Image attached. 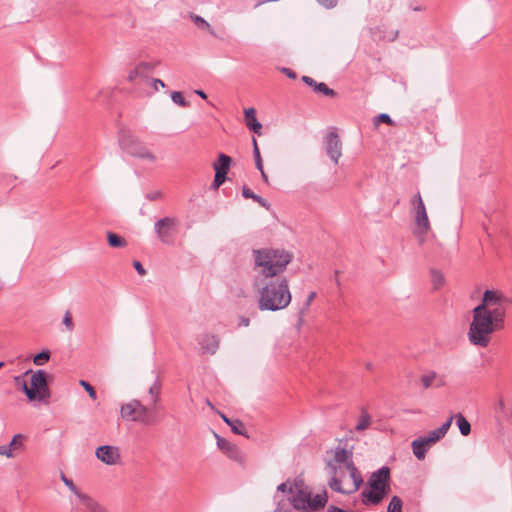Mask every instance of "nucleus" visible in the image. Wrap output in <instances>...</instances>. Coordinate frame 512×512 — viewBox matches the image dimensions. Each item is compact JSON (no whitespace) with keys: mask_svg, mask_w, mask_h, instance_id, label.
<instances>
[{"mask_svg":"<svg viewBox=\"0 0 512 512\" xmlns=\"http://www.w3.org/2000/svg\"><path fill=\"white\" fill-rule=\"evenodd\" d=\"M505 319L501 318L499 311L484 310L475 306L472 310V321L469 326L468 339L472 345L487 347L491 335L504 327Z\"/></svg>","mask_w":512,"mask_h":512,"instance_id":"1","label":"nucleus"},{"mask_svg":"<svg viewBox=\"0 0 512 512\" xmlns=\"http://www.w3.org/2000/svg\"><path fill=\"white\" fill-rule=\"evenodd\" d=\"M288 280L281 278L270 280L259 290L258 308L260 311H279L291 302Z\"/></svg>","mask_w":512,"mask_h":512,"instance_id":"2","label":"nucleus"},{"mask_svg":"<svg viewBox=\"0 0 512 512\" xmlns=\"http://www.w3.org/2000/svg\"><path fill=\"white\" fill-rule=\"evenodd\" d=\"M369 489L365 488L361 492L364 505H377L390 492V469L382 466L373 472L367 481Z\"/></svg>","mask_w":512,"mask_h":512,"instance_id":"3","label":"nucleus"},{"mask_svg":"<svg viewBox=\"0 0 512 512\" xmlns=\"http://www.w3.org/2000/svg\"><path fill=\"white\" fill-rule=\"evenodd\" d=\"M120 414L126 421L138 422L146 426L158 423V418L152 409L143 405L137 399H132L131 401L121 405Z\"/></svg>","mask_w":512,"mask_h":512,"instance_id":"4","label":"nucleus"},{"mask_svg":"<svg viewBox=\"0 0 512 512\" xmlns=\"http://www.w3.org/2000/svg\"><path fill=\"white\" fill-rule=\"evenodd\" d=\"M120 144L124 151L140 160L152 164L156 163L158 160V157L154 151L134 134H123L120 140Z\"/></svg>","mask_w":512,"mask_h":512,"instance_id":"5","label":"nucleus"},{"mask_svg":"<svg viewBox=\"0 0 512 512\" xmlns=\"http://www.w3.org/2000/svg\"><path fill=\"white\" fill-rule=\"evenodd\" d=\"M25 395L29 401H46L50 397L47 373L44 370L32 371L30 386H25Z\"/></svg>","mask_w":512,"mask_h":512,"instance_id":"6","label":"nucleus"},{"mask_svg":"<svg viewBox=\"0 0 512 512\" xmlns=\"http://www.w3.org/2000/svg\"><path fill=\"white\" fill-rule=\"evenodd\" d=\"M507 302V298L501 292L496 290H485L482 300L477 306L484 310H488L491 313L493 311H499L501 313V318L505 319Z\"/></svg>","mask_w":512,"mask_h":512,"instance_id":"7","label":"nucleus"},{"mask_svg":"<svg viewBox=\"0 0 512 512\" xmlns=\"http://www.w3.org/2000/svg\"><path fill=\"white\" fill-rule=\"evenodd\" d=\"M255 258V266L261 268L260 274L265 278H273L282 273L291 258Z\"/></svg>","mask_w":512,"mask_h":512,"instance_id":"8","label":"nucleus"},{"mask_svg":"<svg viewBox=\"0 0 512 512\" xmlns=\"http://www.w3.org/2000/svg\"><path fill=\"white\" fill-rule=\"evenodd\" d=\"M179 229V220L176 217H164L154 224L157 237L165 243L172 242Z\"/></svg>","mask_w":512,"mask_h":512,"instance_id":"9","label":"nucleus"},{"mask_svg":"<svg viewBox=\"0 0 512 512\" xmlns=\"http://www.w3.org/2000/svg\"><path fill=\"white\" fill-rule=\"evenodd\" d=\"M411 204L415 210V221L417 225V233L425 234L430 228L426 207L420 193H417L412 199Z\"/></svg>","mask_w":512,"mask_h":512,"instance_id":"10","label":"nucleus"},{"mask_svg":"<svg viewBox=\"0 0 512 512\" xmlns=\"http://www.w3.org/2000/svg\"><path fill=\"white\" fill-rule=\"evenodd\" d=\"M231 164V158L225 154H220L216 162L213 163L215 178L213 187L218 189L226 180V174Z\"/></svg>","mask_w":512,"mask_h":512,"instance_id":"11","label":"nucleus"},{"mask_svg":"<svg viewBox=\"0 0 512 512\" xmlns=\"http://www.w3.org/2000/svg\"><path fill=\"white\" fill-rule=\"evenodd\" d=\"M214 435L217 439L218 448L223 451L228 458L241 464L244 463L245 456L235 444H232L225 438L220 437L217 433H214Z\"/></svg>","mask_w":512,"mask_h":512,"instance_id":"12","label":"nucleus"},{"mask_svg":"<svg viewBox=\"0 0 512 512\" xmlns=\"http://www.w3.org/2000/svg\"><path fill=\"white\" fill-rule=\"evenodd\" d=\"M95 455L98 460L106 465H115L120 461L119 449L112 445H102L96 449Z\"/></svg>","mask_w":512,"mask_h":512,"instance_id":"13","label":"nucleus"},{"mask_svg":"<svg viewBox=\"0 0 512 512\" xmlns=\"http://www.w3.org/2000/svg\"><path fill=\"white\" fill-rule=\"evenodd\" d=\"M325 149L331 160L338 163L342 156V143L336 133H329L327 135Z\"/></svg>","mask_w":512,"mask_h":512,"instance_id":"14","label":"nucleus"},{"mask_svg":"<svg viewBox=\"0 0 512 512\" xmlns=\"http://www.w3.org/2000/svg\"><path fill=\"white\" fill-rule=\"evenodd\" d=\"M219 343V338L213 334H204L199 340L203 354L214 355L219 348Z\"/></svg>","mask_w":512,"mask_h":512,"instance_id":"15","label":"nucleus"},{"mask_svg":"<svg viewBox=\"0 0 512 512\" xmlns=\"http://www.w3.org/2000/svg\"><path fill=\"white\" fill-rule=\"evenodd\" d=\"M153 67L149 63H139L128 74V81L136 83L138 80L146 79Z\"/></svg>","mask_w":512,"mask_h":512,"instance_id":"16","label":"nucleus"},{"mask_svg":"<svg viewBox=\"0 0 512 512\" xmlns=\"http://www.w3.org/2000/svg\"><path fill=\"white\" fill-rule=\"evenodd\" d=\"M347 470L350 474L351 479L353 480V486L351 487V489L343 488V492H339L340 494L344 495H350L356 492L363 484L362 475L354 463H349Z\"/></svg>","mask_w":512,"mask_h":512,"instance_id":"17","label":"nucleus"},{"mask_svg":"<svg viewBox=\"0 0 512 512\" xmlns=\"http://www.w3.org/2000/svg\"><path fill=\"white\" fill-rule=\"evenodd\" d=\"M309 496H311V492L299 489L297 493L292 497L288 498V500L294 509L307 512L306 505H308Z\"/></svg>","mask_w":512,"mask_h":512,"instance_id":"18","label":"nucleus"},{"mask_svg":"<svg viewBox=\"0 0 512 512\" xmlns=\"http://www.w3.org/2000/svg\"><path fill=\"white\" fill-rule=\"evenodd\" d=\"M338 463H336L333 459L328 460L326 465L330 470L331 478L328 482V485L331 490L335 492H343V487L341 485V478L337 476L338 474Z\"/></svg>","mask_w":512,"mask_h":512,"instance_id":"19","label":"nucleus"},{"mask_svg":"<svg viewBox=\"0 0 512 512\" xmlns=\"http://www.w3.org/2000/svg\"><path fill=\"white\" fill-rule=\"evenodd\" d=\"M328 500L327 492L324 490L322 493L316 494L313 498L309 496L307 512H316L325 507Z\"/></svg>","mask_w":512,"mask_h":512,"instance_id":"20","label":"nucleus"},{"mask_svg":"<svg viewBox=\"0 0 512 512\" xmlns=\"http://www.w3.org/2000/svg\"><path fill=\"white\" fill-rule=\"evenodd\" d=\"M244 117H245V123H246L247 127L251 131H253L254 133L260 135L261 134L262 125L257 120L256 110L254 108L246 109L244 111Z\"/></svg>","mask_w":512,"mask_h":512,"instance_id":"21","label":"nucleus"},{"mask_svg":"<svg viewBox=\"0 0 512 512\" xmlns=\"http://www.w3.org/2000/svg\"><path fill=\"white\" fill-rule=\"evenodd\" d=\"M221 419L230 426L232 432L237 435H242L248 438L249 436L246 434V428L243 422L239 419L232 420L228 418L224 413L219 412Z\"/></svg>","mask_w":512,"mask_h":512,"instance_id":"22","label":"nucleus"},{"mask_svg":"<svg viewBox=\"0 0 512 512\" xmlns=\"http://www.w3.org/2000/svg\"><path fill=\"white\" fill-rule=\"evenodd\" d=\"M333 460L338 464H345L347 468L349 463H354L353 452L342 447H337L334 451Z\"/></svg>","mask_w":512,"mask_h":512,"instance_id":"23","label":"nucleus"},{"mask_svg":"<svg viewBox=\"0 0 512 512\" xmlns=\"http://www.w3.org/2000/svg\"><path fill=\"white\" fill-rule=\"evenodd\" d=\"M82 504L87 512H107L98 502L93 500L89 495L85 494L81 497Z\"/></svg>","mask_w":512,"mask_h":512,"instance_id":"24","label":"nucleus"},{"mask_svg":"<svg viewBox=\"0 0 512 512\" xmlns=\"http://www.w3.org/2000/svg\"><path fill=\"white\" fill-rule=\"evenodd\" d=\"M428 447L420 437L412 441V451L418 460L425 458Z\"/></svg>","mask_w":512,"mask_h":512,"instance_id":"25","label":"nucleus"},{"mask_svg":"<svg viewBox=\"0 0 512 512\" xmlns=\"http://www.w3.org/2000/svg\"><path fill=\"white\" fill-rule=\"evenodd\" d=\"M453 416L461 435L468 436L471 433V424L469 421L461 413H457Z\"/></svg>","mask_w":512,"mask_h":512,"instance_id":"26","label":"nucleus"},{"mask_svg":"<svg viewBox=\"0 0 512 512\" xmlns=\"http://www.w3.org/2000/svg\"><path fill=\"white\" fill-rule=\"evenodd\" d=\"M430 277H431L433 290H438L441 287H443V285L445 284V276L438 269L431 268L430 269Z\"/></svg>","mask_w":512,"mask_h":512,"instance_id":"27","label":"nucleus"},{"mask_svg":"<svg viewBox=\"0 0 512 512\" xmlns=\"http://www.w3.org/2000/svg\"><path fill=\"white\" fill-rule=\"evenodd\" d=\"M160 392H161V383L158 379L154 381V383L149 387L148 393L151 396V402L153 405H156L160 400Z\"/></svg>","mask_w":512,"mask_h":512,"instance_id":"28","label":"nucleus"},{"mask_svg":"<svg viewBox=\"0 0 512 512\" xmlns=\"http://www.w3.org/2000/svg\"><path fill=\"white\" fill-rule=\"evenodd\" d=\"M371 424V416L367 413L365 409H362L359 421L355 427L356 431H364Z\"/></svg>","mask_w":512,"mask_h":512,"instance_id":"29","label":"nucleus"},{"mask_svg":"<svg viewBox=\"0 0 512 512\" xmlns=\"http://www.w3.org/2000/svg\"><path fill=\"white\" fill-rule=\"evenodd\" d=\"M423 442L429 447L433 444L437 443L439 440L443 438V436L435 429L430 431L426 436L420 437Z\"/></svg>","mask_w":512,"mask_h":512,"instance_id":"30","label":"nucleus"},{"mask_svg":"<svg viewBox=\"0 0 512 512\" xmlns=\"http://www.w3.org/2000/svg\"><path fill=\"white\" fill-rule=\"evenodd\" d=\"M190 18L199 29L206 30L213 34V30L210 24L205 19L195 14H191Z\"/></svg>","mask_w":512,"mask_h":512,"instance_id":"31","label":"nucleus"},{"mask_svg":"<svg viewBox=\"0 0 512 512\" xmlns=\"http://www.w3.org/2000/svg\"><path fill=\"white\" fill-rule=\"evenodd\" d=\"M61 480L64 482V484L67 486V488L74 493L79 500H81V497L85 495V493H82L74 484V482L67 478L64 473H61Z\"/></svg>","mask_w":512,"mask_h":512,"instance_id":"32","label":"nucleus"},{"mask_svg":"<svg viewBox=\"0 0 512 512\" xmlns=\"http://www.w3.org/2000/svg\"><path fill=\"white\" fill-rule=\"evenodd\" d=\"M50 356H51V353L49 350L47 349H44L42 350L41 352L37 353L34 358H33V362L35 365L37 366H42L44 365L46 362L49 361L50 359Z\"/></svg>","mask_w":512,"mask_h":512,"instance_id":"33","label":"nucleus"},{"mask_svg":"<svg viewBox=\"0 0 512 512\" xmlns=\"http://www.w3.org/2000/svg\"><path fill=\"white\" fill-rule=\"evenodd\" d=\"M380 123H385L390 126H394L395 123L388 114L382 113L373 118L374 128L377 129Z\"/></svg>","mask_w":512,"mask_h":512,"instance_id":"34","label":"nucleus"},{"mask_svg":"<svg viewBox=\"0 0 512 512\" xmlns=\"http://www.w3.org/2000/svg\"><path fill=\"white\" fill-rule=\"evenodd\" d=\"M107 240L112 247H122L126 245L125 239L115 233H108Z\"/></svg>","mask_w":512,"mask_h":512,"instance_id":"35","label":"nucleus"},{"mask_svg":"<svg viewBox=\"0 0 512 512\" xmlns=\"http://www.w3.org/2000/svg\"><path fill=\"white\" fill-rule=\"evenodd\" d=\"M402 500L398 496H393L388 504L387 512H402Z\"/></svg>","mask_w":512,"mask_h":512,"instance_id":"36","label":"nucleus"},{"mask_svg":"<svg viewBox=\"0 0 512 512\" xmlns=\"http://www.w3.org/2000/svg\"><path fill=\"white\" fill-rule=\"evenodd\" d=\"M316 297V292L312 291L309 293L306 301L304 302L303 308L299 311V320L302 321L304 313L309 309L312 301Z\"/></svg>","mask_w":512,"mask_h":512,"instance_id":"37","label":"nucleus"},{"mask_svg":"<svg viewBox=\"0 0 512 512\" xmlns=\"http://www.w3.org/2000/svg\"><path fill=\"white\" fill-rule=\"evenodd\" d=\"M171 99L181 107H187L189 105V102L185 100L181 92H172Z\"/></svg>","mask_w":512,"mask_h":512,"instance_id":"38","label":"nucleus"},{"mask_svg":"<svg viewBox=\"0 0 512 512\" xmlns=\"http://www.w3.org/2000/svg\"><path fill=\"white\" fill-rule=\"evenodd\" d=\"M437 374L435 372H430L421 377V382L424 388H429L432 386L433 381L436 379Z\"/></svg>","mask_w":512,"mask_h":512,"instance_id":"39","label":"nucleus"},{"mask_svg":"<svg viewBox=\"0 0 512 512\" xmlns=\"http://www.w3.org/2000/svg\"><path fill=\"white\" fill-rule=\"evenodd\" d=\"M62 323L65 325L68 331L72 332L74 330V322L70 311L65 312Z\"/></svg>","mask_w":512,"mask_h":512,"instance_id":"40","label":"nucleus"},{"mask_svg":"<svg viewBox=\"0 0 512 512\" xmlns=\"http://www.w3.org/2000/svg\"><path fill=\"white\" fill-rule=\"evenodd\" d=\"M29 373H32V370H28L24 374L18 375V376L14 377L15 384L18 387H20L24 393H25V386H28L26 381H25V376L28 375Z\"/></svg>","mask_w":512,"mask_h":512,"instance_id":"41","label":"nucleus"},{"mask_svg":"<svg viewBox=\"0 0 512 512\" xmlns=\"http://www.w3.org/2000/svg\"><path fill=\"white\" fill-rule=\"evenodd\" d=\"M454 420V416L451 415L440 427H438L436 430L444 437L448 430L451 427V424Z\"/></svg>","mask_w":512,"mask_h":512,"instance_id":"42","label":"nucleus"},{"mask_svg":"<svg viewBox=\"0 0 512 512\" xmlns=\"http://www.w3.org/2000/svg\"><path fill=\"white\" fill-rule=\"evenodd\" d=\"M80 385L85 389V391L89 394V396L95 400L97 398L96 390L92 385H90L87 381L81 380Z\"/></svg>","mask_w":512,"mask_h":512,"instance_id":"43","label":"nucleus"},{"mask_svg":"<svg viewBox=\"0 0 512 512\" xmlns=\"http://www.w3.org/2000/svg\"><path fill=\"white\" fill-rule=\"evenodd\" d=\"M315 91L323 93L326 96L334 95V91L330 89L325 83H317Z\"/></svg>","mask_w":512,"mask_h":512,"instance_id":"44","label":"nucleus"},{"mask_svg":"<svg viewBox=\"0 0 512 512\" xmlns=\"http://www.w3.org/2000/svg\"><path fill=\"white\" fill-rule=\"evenodd\" d=\"M24 436L22 434H16L13 436L11 442L8 444V446H10V448L12 449V447H19V446H22L23 444V440H24Z\"/></svg>","mask_w":512,"mask_h":512,"instance_id":"45","label":"nucleus"},{"mask_svg":"<svg viewBox=\"0 0 512 512\" xmlns=\"http://www.w3.org/2000/svg\"><path fill=\"white\" fill-rule=\"evenodd\" d=\"M0 455L6 456L8 458L13 457V452L10 446L8 445H2L0 446Z\"/></svg>","mask_w":512,"mask_h":512,"instance_id":"46","label":"nucleus"},{"mask_svg":"<svg viewBox=\"0 0 512 512\" xmlns=\"http://www.w3.org/2000/svg\"><path fill=\"white\" fill-rule=\"evenodd\" d=\"M254 158H255V163H256L257 169L259 171H262L263 164H262V159L260 156L259 148H256V151L254 152Z\"/></svg>","mask_w":512,"mask_h":512,"instance_id":"47","label":"nucleus"},{"mask_svg":"<svg viewBox=\"0 0 512 512\" xmlns=\"http://www.w3.org/2000/svg\"><path fill=\"white\" fill-rule=\"evenodd\" d=\"M277 491L278 492H282V493H292L293 492V488L292 487H288V484L287 482H283L281 484H279L277 486Z\"/></svg>","mask_w":512,"mask_h":512,"instance_id":"48","label":"nucleus"},{"mask_svg":"<svg viewBox=\"0 0 512 512\" xmlns=\"http://www.w3.org/2000/svg\"><path fill=\"white\" fill-rule=\"evenodd\" d=\"M242 195L245 197V198H251V199H255L256 198V195L254 192H252L249 188L247 187H244L242 189Z\"/></svg>","mask_w":512,"mask_h":512,"instance_id":"49","label":"nucleus"},{"mask_svg":"<svg viewBox=\"0 0 512 512\" xmlns=\"http://www.w3.org/2000/svg\"><path fill=\"white\" fill-rule=\"evenodd\" d=\"M133 266H134V268L136 269V271L138 272L139 275L143 276V275L146 274L145 269L143 268L142 264L139 261L135 260L133 262Z\"/></svg>","mask_w":512,"mask_h":512,"instance_id":"50","label":"nucleus"},{"mask_svg":"<svg viewBox=\"0 0 512 512\" xmlns=\"http://www.w3.org/2000/svg\"><path fill=\"white\" fill-rule=\"evenodd\" d=\"M318 2L326 8H332L337 4V0H318Z\"/></svg>","mask_w":512,"mask_h":512,"instance_id":"51","label":"nucleus"},{"mask_svg":"<svg viewBox=\"0 0 512 512\" xmlns=\"http://www.w3.org/2000/svg\"><path fill=\"white\" fill-rule=\"evenodd\" d=\"M152 87H153V89H154L155 91H158L160 87H161V88L165 87V84H164V82H163L162 80H160V79H153V80H152Z\"/></svg>","mask_w":512,"mask_h":512,"instance_id":"52","label":"nucleus"},{"mask_svg":"<svg viewBox=\"0 0 512 512\" xmlns=\"http://www.w3.org/2000/svg\"><path fill=\"white\" fill-rule=\"evenodd\" d=\"M254 201H256L257 203H259L262 207L266 208V209H269V204L267 203V201L265 199H263L262 197L256 195V198L254 199Z\"/></svg>","mask_w":512,"mask_h":512,"instance_id":"53","label":"nucleus"},{"mask_svg":"<svg viewBox=\"0 0 512 512\" xmlns=\"http://www.w3.org/2000/svg\"><path fill=\"white\" fill-rule=\"evenodd\" d=\"M254 201H256L257 203H259L262 207L266 208V209H269V204L267 203V201L265 199H263L262 197L256 195V198L254 199Z\"/></svg>","mask_w":512,"mask_h":512,"instance_id":"54","label":"nucleus"},{"mask_svg":"<svg viewBox=\"0 0 512 512\" xmlns=\"http://www.w3.org/2000/svg\"><path fill=\"white\" fill-rule=\"evenodd\" d=\"M303 81L305 83H307L309 86L313 87L315 89L316 85H317V82L312 79L311 77H308V76H304L303 77Z\"/></svg>","mask_w":512,"mask_h":512,"instance_id":"55","label":"nucleus"},{"mask_svg":"<svg viewBox=\"0 0 512 512\" xmlns=\"http://www.w3.org/2000/svg\"><path fill=\"white\" fill-rule=\"evenodd\" d=\"M257 253H258V256H265V257L277 256L275 252L272 254V251L268 250V249H265L263 251H258Z\"/></svg>","mask_w":512,"mask_h":512,"instance_id":"56","label":"nucleus"},{"mask_svg":"<svg viewBox=\"0 0 512 512\" xmlns=\"http://www.w3.org/2000/svg\"><path fill=\"white\" fill-rule=\"evenodd\" d=\"M273 512H290L289 510H285L282 506V502H278L275 510Z\"/></svg>","mask_w":512,"mask_h":512,"instance_id":"57","label":"nucleus"},{"mask_svg":"<svg viewBox=\"0 0 512 512\" xmlns=\"http://www.w3.org/2000/svg\"><path fill=\"white\" fill-rule=\"evenodd\" d=\"M249 324H250L249 318L241 317V319H240V325L241 326L247 327V326H249Z\"/></svg>","mask_w":512,"mask_h":512,"instance_id":"58","label":"nucleus"},{"mask_svg":"<svg viewBox=\"0 0 512 512\" xmlns=\"http://www.w3.org/2000/svg\"><path fill=\"white\" fill-rule=\"evenodd\" d=\"M283 71H284V72L286 73V75H287L288 77H290V78H295V77H296L295 73H294L293 71L289 70V69H286V68H285V69H283Z\"/></svg>","mask_w":512,"mask_h":512,"instance_id":"59","label":"nucleus"},{"mask_svg":"<svg viewBox=\"0 0 512 512\" xmlns=\"http://www.w3.org/2000/svg\"><path fill=\"white\" fill-rule=\"evenodd\" d=\"M339 274H340V271L339 270H335V283H336L337 286L340 287L341 286V282H340V280L338 278Z\"/></svg>","mask_w":512,"mask_h":512,"instance_id":"60","label":"nucleus"},{"mask_svg":"<svg viewBox=\"0 0 512 512\" xmlns=\"http://www.w3.org/2000/svg\"><path fill=\"white\" fill-rule=\"evenodd\" d=\"M195 93H196L197 95H199V96H200L201 98H203V99H206V98H207L206 93H205L204 91H202V90H195Z\"/></svg>","mask_w":512,"mask_h":512,"instance_id":"61","label":"nucleus"},{"mask_svg":"<svg viewBox=\"0 0 512 512\" xmlns=\"http://www.w3.org/2000/svg\"><path fill=\"white\" fill-rule=\"evenodd\" d=\"M260 172H261V176H262L263 180H264L266 183H268V176H267V174L264 172V169L262 168V171H260Z\"/></svg>","mask_w":512,"mask_h":512,"instance_id":"62","label":"nucleus"},{"mask_svg":"<svg viewBox=\"0 0 512 512\" xmlns=\"http://www.w3.org/2000/svg\"><path fill=\"white\" fill-rule=\"evenodd\" d=\"M425 8L423 6H415L413 8L414 11H423Z\"/></svg>","mask_w":512,"mask_h":512,"instance_id":"63","label":"nucleus"},{"mask_svg":"<svg viewBox=\"0 0 512 512\" xmlns=\"http://www.w3.org/2000/svg\"><path fill=\"white\" fill-rule=\"evenodd\" d=\"M365 367H366V369H368V370H372V369H373V364H372V363H370V362H368V363H366Z\"/></svg>","mask_w":512,"mask_h":512,"instance_id":"64","label":"nucleus"}]
</instances>
